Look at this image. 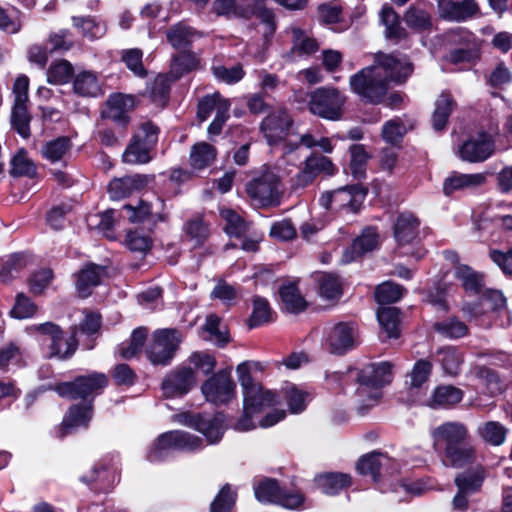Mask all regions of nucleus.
Listing matches in <instances>:
<instances>
[{
    "instance_id": "40",
    "label": "nucleus",
    "mask_w": 512,
    "mask_h": 512,
    "mask_svg": "<svg viewBox=\"0 0 512 512\" xmlns=\"http://www.w3.org/2000/svg\"><path fill=\"white\" fill-rule=\"evenodd\" d=\"M401 309L395 306L378 307L377 320L387 338L397 339L400 336Z\"/></svg>"
},
{
    "instance_id": "38",
    "label": "nucleus",
    "mask_w": 512,
    "mask_h": 512,
    "mask_svg": "<svg viewBox=\"0 0 512 512\" xmlns=\"http://www.w3.org/2000/svg\"><path fill=\"white\" fill-rule=\"evenodd\" d=\"M378 245V233L372 228H366L361 235L353 239L351 245L346 250V255H350V260L355 261L363 257L366 253L377 249Z\"/></svg>"
},
{
    "instance_id": "52",
    "label": "nucleus",
    "mask_w": 512,
    "mask_h": 512,
    "mask_svg": "<svg viewBox=\"0 0 512 512\" xmlns=\"http://www.w3.org/2000/svg\"><path fill=\"white\" fill-rule=\"evenodd\" d=\"M217 156L216 148L207 143L201 142L193 145L190 153V163L194 169L202 170L210 166Z\"/></svg>"
},
{
    "instance_id": "15",
    "label": "nucleus",
    "mask_w": 512,
    "mask_h": 512,
    "mask_svg": "<svg viewBox=\"0 0 512 512\" xmlns=\"http://www.w3.org/2000/svg\"><path fill=\"white\" fill-rule=\"evenodd\" d=\"M94 404L79 402L71 405L62 422L54 428V436L60 440L74 434L79 428L87 429L93 418Z\"/></svg>"
},
{
    "instance_id": "43",
    "label": "nucleus",
    "mask_w": 512,
    "mask_h": 512,
    "mask_svg": "<svg viewBox=\"0 0 512 512\" xmlns=\"http://www.w3.org/2000/svg\"><path fill=\"white\" fill-rule=\"evenodd\" d=\"M200 59L193 51H181L172 56L170 74L173 81H178L185 75L198 69Z\"/></svg>"
},
{
    "instance_id": "35",
    "label": "nucleus",
    "mask_w": 512,
    "mask_h": 512,
    "mask_svg": "<svg viewBox=\"0 0 512 512\" xmlns=\"http://www.w3.org/2000/svg\"><path fill=\"white\" fill-rule=\"evenodd\" d=\"M380 21L385 26V37L390 41L399 43L409 37L408 32L401 25V17L389 4H384L380 11Z\"/></svg>"
},
{
    "instance_id": "18",
    "label": "nucleus",
    "mask_w": 512,
    "mask_h": 512,
    "mask_svg": "<svg viewBox=\"0 0 512 512\" xmlns=\"http://www.w3.org/2000/svg\"><path fill=\"white\" fill-rule=\"evenodd\" d=\"M356 325L353 322H338L329 331L326 342L331 354L342 356L357 347Z\"/></svg>"
},
{
    "instance_id": "29",
    "label": "nucleus",
    "mask_w": 512,
    "mask_h": 512,
    "mask_svg": "<svg viewBox=\"0 0 512 512\" xmlns=\"http://www.w3.org/2000/svg\"><path fill=\"white\" fill-rule=\"evenodd\" d=\"M80 481L95 493H108L114 486V475L108 464L99 461L89 474L80 477Z\"/></svg>"
},
{
    "instance_id": "21",
    "label": "nucleus",
    "mask_w": 512,
    "mask_h": 512,
    "mask_svg": "<svg viewBox=\"0 0 512 512\" xmlns=\"http://www.w3.org/2000/svg\"><path fill=\"white\" fill-rule=\"evenodd\" d=\"M486 182L483 173L465 174L451 171L442 183V193L448 198H455L456 194L472 191Z\"/></svg>"
},
{
    "instance_id": "27",
    "label": "nucleus",
    "mask_w": 512,
    "mask_h": 512,
    "mask_svg": "<svg viewBox=\"0 0 512 512\" xmlns=\"http://www.w3.org/2000/svg\"><path fill=\"white\" fill-rule=\"evenodd\" d=\"M106 273V267L88 262L75 274V287L81 298H87L92 294V288L99 286L102 277Z\"/></svg>"
},
{
    "instance_id": "5",
    "label": "nucleus",
    "mask_w": 512,
    "mask_h": 512,
    "mask_svg": "<svg viewBox=\"0 0 512 512\" xmlns=\"http://www.w3.org/2000/svg\"><path fill=\"white\" fill-rule=\"evenodd\" d=\"M256 500L262 504H273L287 510H299L303 507L306 496L299 490L291 491L272 477H263L253 486Z\"/></svg>"
},
{
    "instance_id": "46",
    "label": "nucleus",
    "mask_w": 512,
    "mask_h": 512,
    "mask_svg": "<svg viewBox=\"0 0 512 512\" xmlns=\"http://www.w3.org/2000/svg\"><path fill=\"white\" fill-rule=\"evenodd\" d=\"M273 314L269 301L262 296L255 295L252 298V313L247 320V325L250 329L263 326L274 320Z\"/></svg>"
},
{
    "instance_id": "25",
    "label": "nucleus",
    "mask_w": 512,
    "mask_h": 512,
    "mask_svg": "<svg viewBox=\"0 0 512 512\" xmlns=\"http://www.w3.org/2000/svg\"><path fill=\"white\" fill-rule=\"evenodd\" d=\"M421 220L413 212L398 213L393 224V236L399 246L413 243L419 236Z\"/></svg>"
},
{
    "instance_id": "19",
    "label": "nucleus",
    "mask_w": 512,
    "mask_h": 512,
    "mask_svg": "<svg viewBox=\"0 0 512 512\" xmlns=\"http://www.w3.org/2000/svg\"><path fill=\"white\" fill-rule=\"evenodd\" d=\"M195 385V372L191 367H177L166 375L161 383L163 394L167 398L182 397Z\"/></svg>"
},
{
    "instance_id": "59",
    "label": "nucleus",
    "mask_w": 512,
    "mask_h": 512,
    "mask_svg": "<svg viewBox=\"0 0 512 512\" xmlns=\"http://www.w3.org/2000/svg\"><path fill=\"white\" fill-rule=\"evenodd\" d=\"M319 294L326 300L339 299L343 295L340 277L333 273H324L318 280Z\"/></svg>"
},
{
    "instance_id": "10",
    "label": "nucleus",
    "mask_w": 512,
    "mask_h": 512,
    "mask_svg": "<svg viewBox=\"0 0 512 512\" xmlns=\"http://www.w3.org/2000/svg\"><path fill=\"white\" fill-rule=\"evenodd\" d=\"M181 343L180 332L175 328L157 329L145 350L147 359L154 366H168Z\"/></svg>"
},
{
    "instance_id": "53",
    "label": "nucleus",
    "mask_w": 512,
    "mask_h": 512,
    "mask_svg": "<svg viewBox=\"0 0 512 512\" xmlns=\"http://www.w3.org/2000/svg\"><path fill=\"white\" fill-rule=\"evenodd\" d=\"M76 74L73 65L66 59L53 62L47 69V82L52 85H64L71 81Z\"/></svg>"
},
{
    "instance_id": "23",
    "label": "nucleus",
    "mask_w": 512,
    "mask_h": 512,
    "mask_svg": "<svg viewBox=\"0 0 512 512\" xmlns=\"http://www.w3.org/2000/svg\"><path fill=\"white\" fill-rule=\"evenodd\" d=\"M464 391L452 384H438L425 400V405L432 410H453L464 398Z\"/></svg>"
},
{
    "instance_id": "51",
    "label": "nucleus",
    "mask_w": 512,
    "mask_h": 512,
    "mask_svg": "<svg viewBox=\"0 0 512 512\" xmlns=\"http://www.w3.org/2000/svg\"><path fill=\"white\" fill-rule=\"evenodd\" d=\"M27 266V257L22 252L13 253L2 262L0 268V281L4 284L10 283L17 278Z\"/></svg>"
},
{
    "instance_id": "1",
    "label": "nucleus",
    "mask_w": 512,
    "mask_h": 512,
    "mask_svg": "<svg viewBox=\"0 0 512 512\" xmlns=\"http://www.w3.org/2000/svg\"><path fill=\"white\" fill-rule=\"evenodd\" d=\"M376 66L361 69L350 77L351 91L365 104L377 105L384 101L389 88V81L403 84L414 70L413 63L404 56L396 57L393 53L378 52L375 54Z\"/></svg>"
},
{
    "instance_id": "30",
    "label": "nucleus",
    "mask_w": 512,
    "mask_h": 512,
    "mask_svg": "<svg viewBox=\"0 0 512 512\" xmlns=\"http://www.w3.org/2000/svg\"><path fill=\"white\" fill-rule=\"evenodd\" d=\"M442 16L449 21L464 22L475 17L480 8L475 0L443 1L439 3Z\"/></svg>"
},
{
    "instance_id": "20",
    "label": "nucleus",
    "mask_w": 512,
    "mask_h": 512,
    "mask_svg": "<svg viewBox=\"0 0 512 512\" xmlns=\"http://www.w3.org/2000/svg\"><path fill=\"white\" fill-rule=\"evenodd\" d=\"M494 152V141L492 136L481 131L477 137H471L463 142L459 148L461 159L470 163L483 162Z\"/></svg>"
},
{
    "instance_id": "16",
    "label": "nucleus",
    "mask_w": 512,
    "mask_h": 512,
    "mask_svg": "<svg viewBox=\"0 0 512 512\" xmlns=\"http://www.w3.org/2000/svg\"><path fill=\"white\" fill-rule=\"evenodd\" d=\"M136 106L137 99L135 96L121 92L111 93L105 101L101 118L109 119L116 125L126 128L131 121L129 112H132Z\"/></svg>"
},
{
    "instance_id": "7",
    "label": "nucleus",
    "mask_w": 512,
    "mask_h": 512,
    "mask_svg": "<svg viewBox=\"0 0 512 512\" xmlns=\"http://www.w3.org/2000/svg\"><path fill=\"white\" fill-rule=\"evenodd\" d=\"M181 423L201 433L209 445L218 444L228 429L227 414L216 411L214 414L206 412H183L180 415Z\"/></svg>"
},
{
    "instance_id": "33",
    "label": "nucleus",
    "mask_w": 512,
    "mask_h": 512,
    "mask_svg": "<svg viewBox=\"0 0 512 512\" xmlns=\"http://www.w3.org/2000/svg\"><path fill=\"white\" fill-rule=\"evenodd\" d=\"M457 107V102L450 91H443L435 101V108L431 116L432 128L436 132L446 130L449 118Z\"/></svg>"
},
{
    "instance_id": "2",
    "label": "nucleus",
    "mask_w": 512,
    "mask_h": 512,
    "mask_svg": "<svg viewBox=\"0 0 512 512\" xmlns=\"http://www.w3.org/2000/svg\"><path fill=\"white\" fill-rule=\"evenodd\" d=\"M432 436L436 442L444 444L443 463L446 467L462 469L475 463L477 450L464 423L444 422L434 429Z\"/></svg>"
},
{
    "instance_id": "6",
    "label": "nucleus",
    "mask_w": 512,
    "mask_h": 512,
    "mask_svg": "<svg viewBox=\"0 0 512 512\" xmlns=\"http://www.w3.org/2000/svg\"><path fill=\"white\" fill-rule=\"evenodd\" d=\"M159 134L160 128L151 120L141 123L126 146L122 161L133 165L149 163L153 159L151 153L158 143Z\"/></svg>"
},
{
    "instance_id": "17",
    "label": "nucleus",
    "mask_w": 512,
    "mask_h": 512,
    "mask_svg": "<svg viewBox=\"0 0 512 512\" xmlns=\"http://www.w3.org/2000/svg\"><path fill=\"white\" fill-rule=\"evenodd\" d=\"M393 379V364L389 361L369 363L356 371L359 386L378 390L390 384Z\"/></svg>"
},
{
    "instance_id": "24",
    "label": "nucleus",
    "mask_w": 512,
    "mask_h": 512,
    "mask_svg": "<svg viewBox=\"0 0 512 512\" xmlns=\"http://www.w3.org/2000/svg\"><path fill=\"white\" fill-rule=\"evenodd\" d=\"M337 168L332 160L322 154L312 153L304 162V168L297 174V183L303 187L311 184L319 174L335 175Z\"/></svg>"
},
{
    "instance_id": "4",
    "label": "nucleus",
    "mask_w": 512,
    "mask_h": 512,
    "mask_svg": "<svg viewBox=\"0 0 512 512\" xmlns=\"http://www.w3.org/2000/svg\"><path fill=\"white\" fill-rule=\"evenodd\" d=\"M236 372L242 387L243 406L247 407L248 410L260 414L266 409L281 404V395L276 391L265 388L261 383H256L252 375H249L246 363H240L236 368Z\"/></svg>"
},
{
    "instance_id": "50",
    "label": "nucleus",
    "mask_w": 512,
    "mask_h": 512,
    "mask_svg": "<svg viewBox=\"0 0 512 512\" xmlns=\"http://www.w3.org/2000/svg\"><path fill=\"white\" fill-rule=\"evenodd\" d=\"M149 330L147 327L140 326L135 328L128 343H122L119 347L120 356L123 359L129 360L138 355L148 338Z\"/></svg>"
},
{
    "instance_id": "55",
    "label": "nucleus",
    "mask_w": 512,
    "mask_h": 512,
    "mask_svg": "<svg viewBox=\"0 0 512 512\" xmlns=\"http://www.w3.org/2000/svg\"><path fill=\"white\" fill-rule=\"evenodd\" d=\"M220 215L225 221L223 230L229 237L241 238L248 231L244 218L235 210L231 208L223 209L221 210Z\"/></svg>"
},
{
    "instance_id": "61",
    "label": "nucleus",
    "mask_w": 512,
    "mask_h": 512,
    "mask_svg": "<svg viewBox=\"0 0 512 512\" xmlns=\"http://www.w3.org/2000/svg\"><path fill=\"white\" fill-rule=\"evenodd\" d=\"M407 129L400 119H391L382 126V139L393 147L401 148Z\"/></svg>"
},
{
    "instance_id": "44",
    "label": "nucleus",
    "mask_w": 512,
    "mask_h": 512,
    "mask_svg": "<svg viewBox=\"0 0 512 512\" xmlns=\"http://www.w3.org/2000/svg\"><path fill=\"white\" fill-rule=\"evenodd\" d=\"M455 278L461 281L463 290L468 294L478 295L483 290V274L475 271L469 265L457 266L455 268Z\"/></svg>"
},
{
    "instance_id": "14",
    "label": "nucleus",
    "mask_w": 512,
    "mask_h": 512,
    "mask_svg": "<svg viewBox=\"0 0 512 512\" xmlns=\"http://www.w3.org/2000/svg\"><path fill=\"white\" fill-rule=\"evenodd\" d=\"M235 382L230 372L220 370L204 381L201 392L205 399L216 406L228 404L235 396Z\"/></svg>"
},
{
    "instance_id": "42",
    "label": "nucleus",
    "mask_w": 512,
    "mask_h": 512,
    "mask_svg": "<svg viewBox=\"0 0 512 512\" xmlns=\"http://www.w3.org/2000/svg\"><path fill=\"white\" fill-rule=\"evenodd\" d=\"M407 293V289L391 280L378 284L374 289V300L379 307L391 306L399 302Z\"/></svg>"
},
{
    "instance_id": "3",
    "label": "nucleus",
    "mask_w": 512,
    "mask_h": 512,
    "mask_svg": "<svg viewBox=\"0 0 512 512\" xmlns=\"http://www.w3.org/2000/svg\"><path fill=\"white\" fill-rule=\"evenodd\" d=\"M109 385L108 376L103 372L92 371L85 375H77L71 381L49 385L48 390L55 391L60 397L70 400H81L92 403Z\"/></svg>"
},
{
    "instance_id": "64",
    "label": "nucleus",
    "mask_w": 512,
    "mask_h": 512,
    "mask_svg": "<svg viewBox=\"0 0 512 512\" xmlns=\"http://www.w3.org/2000/svg\"><path fill=\"white\" fill-rule=\"evenodd\" d=\"M237 499V493L232 491L230 484L223 485L210 505V512H230Z\"/></svg>"
},
{
    "instance_id": "28",
    "label": "nucleus",
    "mask_w": 512,
    "mask_h": 512,
    "mask_svg": "<svg viewBox=\"0 0 512 512\" xmlns=\"http://www.w3.org/2000/svg\"><path fill=\"white\" fill-rule=\"evenodd\" d=\"M314 484L318 490L328 496L339 495L353 485V478L344 472H322L315 475Z\"/></svg>"
},
{
    "instance_id": "9",
    "label": "nucleus",
    "mask_w": 512,
    "mask_h": 512,
    "mask_svg": "<svg viewBox=\"0 0 512 512\" xmlns=\"http://www.w3.org/2000/svg\"><path fill=\"white\" fill-rule=\"evenodd\" d=\"M346 97L335 87H319L309 94L307 103L311 114L319 118L338 121L343 116Z\"/></svg>"
},
{
    "instance_id": "56",
    "label": "nucleus",
    "mask_w": 512,
    "mask_h": 512,
    "mask_svg": "<svg viewBox=\"0 0 512 512\" xmlns=\"http://www.w3.org/2000/svg\"><path fill=\"white\" fill-rule=\"evenodd\" d=\"M171 92V81L167 76L158 75L149 89L150 101L158 107H166Z\"/></svg>"
},
{
    "instance_id": "60",
    "label": "nucleus",
    "mask_w": 512,
    "mask_h": 512,
    "mask_svg": "<svg viewBox=\"0 0 512 512\" xmlns=\"http://www.w3.org/2000/svg\"><path fill=\"white\" fill-rule=\"evenodd\" d=\"M222 102L230 105V101L224 98L220 92H214L203 96L197 104V118L200 122L206 121L212 114L213 111H218L221 107Z\"/></svg>"
},
{
    "instance_id": "32",
    "label": "nucleus",
    "mask_w": 512,
    "mask_h": 512,
    "mask_svg": "<svg viewBox=\"0 0 512 512\" xmlns=\"http://www.w3.org/2000/svg\"><path fill=\"white\" fill-rule=\"evenodd\" d=\"M486 478V468L477 464L468 467L455 476L454 484L458 490L473 495L481 491Z\"/></svg>"
},
{
    "instance_id": "36",
    "label": "nucleus",
    "mask_w": 512,
    "mask_h": 512,
    "mask_svg": "<svg viewBox=\"0 0 512 512\" xmlns=\"http://www.w3.org/2000/svg\"><path fill=\"white\" fill-rule=\"evenodd\" d=\"M383 460L388 461L389 457L379 451L364 454L356 462V472L363 477H370L373 483H379L381 481V469L384 464Z\"/></svg>"
},
{
    "instance_id": "12",
    "label": "nucleus",
    "mask_w": 512,
    "mask_h": 512,
    "mask_svg": "<svg viewBox=\"0 0 512 512\" xmlns=\"http://www.w3.org/2000/svg\"><path fill=\"white\" fill-rule=\"evenodd\" d=\"M294 125V119L287 108H278L269 111L259 126L266 142L270 146H275L283 142Z\"/></svg>"
},
{
    "instance_id": "41",
    "label": "nucleus",
    "mask_w": 512,
    "mask_h": 512,
    "mask_svg": "<svg viewBox=\"0 0 512 512\" xmlns=\"http://www.w3.org/2000/svg\"><path fill=\"white\" fill-rule=\"evenodd\" d=\"M195 35V29L185 24L177 23L167 30L166 38L170 45L178 52L192 51Z\"/></svg>"
},
{
    "instance_id": "62",
    "label": "nucleus",
    "mask_w": 512,
    "mask_h": 512,
    "mask_svg": "<svg viewBox=\"0 0 512 512\" xmlns=\"http://www.w3.org/2000/svg\"><path fill=\"white\" fill-rule=\"evenodd\" d=\"M72 146L70 137L59 136L44 145L43 156L52 163L60 161L71 150Z\"/></svg>"
},
{
    "instance_id": "31",
    "label": "nucleus",
    "mask_w": 512,
    "mask_h": 512,
    "mask_svg": "<svg viewBox=\"0 0 512 512\" xmlns=\"http://www.w3.org/2000/svg\"><path fill=\"white\" fill-rule=\"evenodd\" d=\"M72 88L77 96L83 98H97L105 93L97 73L92 70L78 72L73 78Z\"/></svg>"
},
{
    "instance_id": "26",
    "label": "nucleus",
    "mask_w": 512,
    "mask_h": 512,
    "mask_svg": "<svg viewBox=\"0 0 512 512\" xmlns=\"http://www.w3.org/2000/svg\"><path fill=\"white\" fill-rule=\"evenodd\" d=\"M150 179L145 174L126 175L112 179L108 184V193L112 200L124 199L134 192L145 189Z\"/></svg>"
},
{
    "instance_id": "57",
    "label": "nucleus",
    "mask_w": 512,
    "mask_h": 512,
    "mask_svg": "<svg viewBox=\"0 0 512 512\" xmlns=\"http://www.w3.org/2000/svg\"><path fill=\"white\" fill-rule=\"evenodd\" d=\"M478 433L486 443L500 446L506 440L508 429L500 422L487 421L478 428Z\"/></svg>"
},
{
    "instance_id": "34",
    "label": "nucleus",
    "mask_w": 512,
    "mask_h": 512,
    "mask_svg": "<svg viewBox=\"0 0 512 512\" xmlns=\"http://www.w3.org/2000/svg\"><path fill=\"white\" fill-rule=\"evenodd\" d=\"M451 285L443 278L436 280L432 286L420 290V294L423 296L422 301L432 305L438 311L449 312L450 305L447 298Z\"/></svg>"
},
{
    "instance_id": "13",
    "label": "nucleus",
    "mask_w": 512,
    "mask_h": 512,
    "mask_svg": "<svg viewBox=\"0 0 512 512\" xmlns=\"http://www.w3.org/2000/svg\"><path fill=\"white\" fill-rule=\"evenodd\" d=\"M368 192V187L362 183L348 184L339 187L334 191L324 192L319 201L325 209L332 210L333 203L338 201V198L342 195H346L349 197L348 201L346 203H340L337 206V209H347L352 213H358L363 206V202L366 199Z\"/></svg>"
},
{
    "instance_id": "37",
    "label": "nucleus",
    "mask_w": 512,
    "mask_h": 512,
    "mask_svg": "<svg viewBox=\"0 0 512 512\" xmlns=\"http://www.w3.org/2000/svg\"><path fill=\"white\" fill-rule=\"evenodd\" d=\"M278 293L287 312L300 314L308 308V303L301 295L297 282L281 284Z\"/></svg>"
},
{
    "instance_id": "49",
    "label": "nucleus",
    "mask_w": 512,
    "mask_h": 512,
    "mask_svg": "<svg viewBox=\"0 0 512 512\" xmlns=\"http://www.w3.org/2000/svg\"><path fill=\"white\" fill-rule=\"evenodd\" d=\"M435 332L448 339H460L468 335L469 327L458 317L452 316L433 324Z\"/></svg>"
},
{
    "instance_id": "58",
    "label": "nucleus",
    "mask_w": 512,
    "mask_h": 512,
    "mask_svg": "<svg viewBox=\"0 0 512 512\" xmlns=\"http://www.w3.org/2000/svg\"><path fill=\"white\" fill-rule=\"evenodd\" d=\"M37 311V304L25 293L19 292L15 296V302L9 311V316L17 320L29 319L33 318Z\"/></svg>"
},
{
    "instance_id": "39",
    "label": "nucleus",
    "mask_w": 512,
    "mask_h": 512,
    "mask_svg": "<svg viewBox=\"0 0 512 512\" xmlns=\"http://www.w3.org/2000/svg\"><path fill=\"white\" fill-rule=\"evenodd\" d=\"M436 361L441 365L445 375L455 377L460 374L464 358L458 347L443 346L436 352Z\"/></svg>"
},
{
    "instance_id": "45",
    "label": "nucleus",
    "mask_w": 512,
    "mask_h": 512,
    "mask_svg": "<svg viewBox=\"0 0 512 512\" xmlns=\"http://www.w3.org/2000/svg\"><path fill=\"white\" fill-rule=\"evenodd\" d=\"M350 162L349 171L354 180L360 181L367 177V165L370 159L369 153L363 144H352L349 147Z\"/></svg>"
},
{
    "instance_id": "48",
    "label": "nucleus",
    "mask_w": 512,
    "mask_h": 512,
    "mask_svg": "<svg viewBox=\"0 0 512 512\" xmlns=\"http://www.w3.org/2000/svg\"><path fill=\"white\" fill-rule=\"evenodd\" d=\"M281 392L291 414H300L306 410L308 392L293 383H287Z\"/></svg>"
},
{
    "instance_id": "11",
    "label": "nucleus",
    "mask_w": 512,
    "mask_h": 512,
    "mask_svg": "<svg viewBox=\"0 0 512 512\" xmlns=\"http://www.w3.org/2000/svg\"><path fill=\"white\" fill-rule=\"evenodd\" d=\"M280 177L266 169L246 184V193L261 208L276 207L281 201Z\"/></svg>"
},
{
    "instance_id": "8",
    "label": "nucleus",
    "mask_w": 512,
    "mask_h": 512,
    "mask_svg": "<svg viewBox=\"0 0 512 512\" xmlns=\"http://www.w3.org/2000/svg\"><path fill=\"white\" fill-rule=\"evenodd\" d=\"M203 447V440L196 435L182 430H171L160 434L148 453L151 462L163 461L168 451H196Z\"/></svg>"
},
{
    "instance_id": "63",
    "label": "nucleus",
    "mask_w": 512,
    "mask_h": 512,
    "mask_svg": "<svg viewBox=\"0 0 512 512\" xmlns=\"http://www.w3.org/2000/svg\"><path fill=\"white\" fill-rule=\"evenodd\" d=\"M125 246L134 253L146 255L153 246V240L149 235L143 234L140 230H128L125 236Z\"/></svg>"
},
{
    "instance_id": "54",
    "label": "nucleus",
    "mask_w": 512,
    "mask_h": 512,
    "mask_svg": "<svg viewBox=\"0 0 512 512\" xmlns=\"http://www.w3.org/2000/svg\"><path fill=\"white\" fill-rule=\"evenodd\" d=\"M32 116L26 104H13L11 110V128L23 139L31 136L30 122Z\"/></svg>"
},
{
    "instance_id": "22",
    "label": "nucleus",
    "mask_w": 512,
    "mask_h": 512,
    "mask_svg": "<svg viewBox=\"0 0 512 512\" xmlns=\"http://www.w3.org/2000/svg\"><path fill=\"white\" fill-rule=\"evenodd\" d=\"M248 2V0H243ZM267 0H249L248 6L245 9H240V18L250 20L257 18L262 24L265 25L263 38L265 42L271 41L277 30V20L274 11L266 6Z\"/></svg>"
},
{
    "instance_id": "47",
    "label": "nucleus",
    "mask_w": 512,
    "mask_h": 512,
    "mask_svg": "<svg viewBox=\"0 0 512 512\" xmlns=\"http://www.w3.org/2000/svg\"><path fill=\"white\" fill-rule=\"evenodd\" d=\"M9 174L13 178L27 177L33 179L37 176V167L34 162L28 158V152L20 148L10 160Z\"/></svg>"
}]
</instances>
